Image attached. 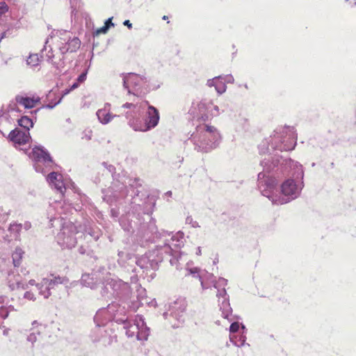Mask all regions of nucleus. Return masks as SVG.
I'll return each mask as SVG.
<instances>
[{
  "instance_id": "1",
  "label": "nucleus",
  "mask_w": 356,
  "mask_h": 356,
  "mask_svg": "<svg viewBox=\"0 0 356 356\" xmlns=\"http://www.w3.org/2000/svg\"><path fill=\"white\" fill-rule=\"evenodd\" d=\"M297 142V134L294 127L277 128L266 142L259 146L260 152L264 154L261 161L263 171L258 174V188L261 194L272 202L278 196L276 188L277 179L273 172L280 170V152L293 150Z\"/></svg>"
},
{
  "instance_id": "2",
  "label": "nucleus",
  "mask_w": 356,
  "mask_h": 356,
  "mask_svg": "<svg viewBox=\"0 0 356 356\" xmlns=\"http://www.w3.org/2000/svg\"><path fill=\"white\" fill-rule=\"evenodd\" d=\"M105 286L102 291L103 296H107V286L112 290V296L115 299L107 305V309L110 312L119 310H133L156 309V302L155 299L150 300L146 296L145 289L139 286L136 290L137 300L131 301V289L128 282L118 278H106Z\"/></svg>"
},
{
  "instance_id": "3",
  "label": "nucleus",
  "mask_w": 356,
  "mask_h": 356,
  "mask_svg": "<svg viewBox=\"0 0 356 356\" xmlns=\"http://www.w3.org/2000/svg\"><path fill=\"white\" fill-rule=\"evenodd\" d=\"M131 179L125 177H120L119 179H114L111 186L106 189L103 190V200L108 204L113 205L118 204L119 208L118 210L113 208L111 213L113 218H117L120 213V209L131 216L130 209L132 213L140 207V204L137 203L138 193L134 192Z\"/></svg>"
},
{
  "instance_id": "4",
  "label": "nucleus",
  "mask_w": 356,
  "mask_h": 356,
  "mask_svg": "<svg viewBox=\"0 0 356 356\" xmlns=\"http://www.w3.org/2000/svg\"><path fill=\"white\" fill-rule=\"evenodd\" d=\"M148 230L154 238L161 240L157 245V252L163 254L165 257H171L170 264L175 266L177 269H179L182 263L186 261L184 259L185 254L179 251V249L184 245V233L178 232L173 234L164 230L158 231L156 220L153 218L149 220Z\"/></svg>"
},
{
  "instance_id": "5",
  "label": "nucleus",
  "mask_w": 356,
  "mask_h": 356,
  "mask_svg": "<svg viewBox=\"0 0 356 356\" xmlns=\"http://www.w3.org/2000/svg\"><path fill=\"white\" fill-rule=\"evenodd\" d=\"M280 171L290 172V177L280 185L278 196L273 199V204H284L296 199L304 187V171L302 165L291 159L280 156Z\"/></svg>"
},
{
  "instance_id": "6",
  "label": "nucleus",
  "mask_w": 356,
  "mask_h": 356,
  "mask_svg": "<svg viewBox=\"0 0 356 356\" xmlns=\"http://www.w3.org/2000/svg\"><path fill=\"white\" fill-rule=\"evenodd\" d=\"M122 107L129 109L124 115L128 124L135 131H149L159 124L160 120L159 110L146 100L136 104L125 103Z\"/></svg>"
},
{
  "instance_id": "7",
  "label": "nucleus",
  "mask_w": 356,
  "mask_h": 356,
  "mask_svg": "<svg viewBox=\"0 0 356 356\" xmlns=\"http://www.w3.org/2000/svg\"><path fill=\"white\" fill-rule=\"evenodd\" d=\"M222 135L217 127L207 122H199L195 130L185 140V145L199 152H209L217 148Z\"/></svg>"
},
{
  "instance_id": "8",
  "label": "nucleus",
  "mask_w": 356,
  "mask_h": 356,
  "mask_svg": "<svg viewBox=\"0 0 356 356\" xmlns=\"http://www.w3.org/2000/svg\"><path fill=\"white\" fill-rule=\"evenodd\" d=\"M51 44H54L61 54L74 52L79 49L80 40L67 31H57L52 35L47 38L44 48L41 50L42 57H45L47 60L53 63L54 55Z\"/></svg>"
},
{
  "instance_id": "9",
  "label": "nucleus",
  "mask_w": 356,
  "mask_h": 356,
  "mask_svg": "<svg viewBox=\"0 0 356 356\" xmlns=\"http://www.w3.org/2000/svg\"><path fill=\"white\" fill-rule=\"evenodd\" d=\"M113 319L118 324H122L129 338H136L138 341H146L149 334V329L147 327L144 318L140 315L129 318L125 313H115Z\"/></svg>"
},
{
  "instance_id": "10",
  "label": "nucleus",
  "mask_w": 356,
  "mask_h": 356,
  "mask_svg": "<svg viewBox=\"0 0 356 356\" xmlns=\"http://www.w3.org/2000/svg\"><path fill=\"white\" fill-rule=\"evenodd\" d=\"M121 77L124 89L129 95L136 97H143L151 90L159 87L152 86L151 79L144 74L127 73L122 74Z\"/></svg>"
},
{
  "instance_id": "11",
  "label": "nucleus",
  "mask_w": 356,
  "mask_h": 356,
  "mask_svg": "<svg viewBox=\"0 0 356 356\" xmlns=\"http://www.w3.org/2000/svg\"><path fill=\"white\" fill-rule=\"evenodd\" d=\"M65 277H56L54 278H44L40 283L35 284L34 280H30L29 283H23L19 277V275L12 281L10 279L8 280V286L11 290L16 289H28L29 286H35V291L38 294L44 298H47L51 295V289H52L56 284H64L66 281Z\"/></svg>"
},
{
  "instance_id": "12",
  "label": "nucleus",
  "mask_w": 356,
  "mask_h": 356,
  "mask_svg": "<svg viewBox=\"0 0 356 356\" xmlns=\"http://www.w3.org/2000/svg\"><path fill=\"white\" fill-rule=\"evenodd\" d=\"M82 231L72 222H65L56 236L58 245L62 249H72L77 243V238L82 236Z\"/></svg>"
},
{
  "instance_id": "13",
  "label": "nucleus",
  "mask_w": 356,
  "mask_h": 356,
  "mask_svg": "<svg viewBox=\"0 0 356 356\" xmlns=\"http://www.w3.org/2000/svg\"><path fill=\"white\" fill-rule=\"evenodd\" d=\"M33 166L37 172L45 175L53 169L54 161L47 150L42 146H35L31 154Z\"/></svg>"
},
{
  "instance_id": "14",
  "label": "nucleus",
  "mask_w": 356,
  "mask_h": 356,
  "mask_svg": "<svg viewBox=\"0 0 356 356\" xmlns=\"http://www.w3.org/2000/svg\"><path fill=\"white\" fill-rule=\"evenodd\" d=\"M165 258L164 255L157 252V246L152 252L146 253L145 255L136 260V264L141 269L147 272L150 270L157 269L159 263Z\"/></svg>"
},
{
  "instance_id": "15",
  "label": "nucleus",
  "mask_w": 356,
  "mask_h": 356,
  "mask_svg": "<svg viewBox=\"0 0 356 356\" xmlns=\"http://www.w3.org/2000/svg\"><path fill=\"white\" fill-rule=\"evenodd\" d=\"M46 179L51 187H54L61 194H63L67 189L76 191L74 183L70 179H64L62 175L57 172H50Z\"/></svg>"
},
{
  "instance_id": "16",
  "label": "nucleus",
  "mask_w": 356,
  "mask_h": 356,
  "mask_svg": "<svg viewBox=\"0 0 356 356\" xmlns=\"http://www.w3.org/2000/svg\"><path fill=\"white\" fill-rule=\"evenodd\" d=\"M212 100L202 99L193 102L189 113L197 118L199 122H206L209 119V110L211 108Z\"/></svg>"
},
{
  "instance_id": "17",
  "label": "nucleus",
  "mask_w": 356,
  "mask_h": 356,
  "mask_svg": "<svg viewBox=\"0 0 356 356\" xmlns=\"http://www.w3.org/2000/svg\"><path fill=\"white\" fill-rule=\"evenodd\" d=\"M209 277L211 279V282L213 284V287L218 289L217 296L218 298L220 310L221 312H232L229 301L227 297L226 290L224 288L220 289V287H224L227 284V280L220 277L218 281H214L213 275H209Z\"/></svg>"
},
{
  "instance_id": "18",
  "label": "nucleus",
  "mask_w": 356,
  "mask_h": 356,
  "mask_svg": "<svg viewBox=\"0 0 356 356\" xmlns=\"http://www.w3.org/2000/svg\"><path fill=\"white\" fill-rule=\"evenodd\" d=\"M16 105H10L6 111L0 115V134L5 136V131L10 129L18 117Z\"/></svg>"
},
{
  "instance_id": "19",
  "label": "nucleus",
  "mask_w": 356,
  "mask_h": 356,
  "mask_svg": "<svg viewBox=\"0 0 356 356\" xmlns=\"http://www.w3.org/2000/svg\"><path fill=\"white\" fill-rule=\"evenodd\" d=\"M103 273L100 271H93L90 274H83L81 277V284L92 289H96L99 283L105 284Z\"/></svg>"
},
{
  "instance_id": "20",
  "label": "nucleus",
  "mask_w": 356,
  "mask_h": 356,
  "mask_svg": "<svg viewBox=\"0 0 356 356\" xmlns=\"http://www.w3.org/2000/svg\"><path fill=\"white\" fill-rule=\"evenodd\" d=\"M111 110V104L106 103L104 104L103 108L97 111L96 115L97 119L102 124H107L111 122L115 117H118V115L113 114Z\"/></svg>"
},
{
  "instance_id": "21",
  "label": "nucleus",
  "mask_w": 356,
  "mask_h": 356,
  "mask_svg": "<svg viewBox=\"0 0 356 356\" xmlns=\"http://www.w3.org/2000/svg\"><path fill=\"white\" fill-rule=\"evenodd\" d=\"M8 138L15 144L18 145L26 144L31 139L30 134L28 131H21L17 129L12 130L8 135Z\"/></svg>"
},
{
  "instance_id": "22",
  "label": "nucleus",
  "mask_w": 356,
  "mask_h": 356,
  "mask_svg": "<svg viewBox=\"0 0 356 356\" xmlns=\"http://www.w3.org/2000/svg\"><path fill=\"white\" fill-rule=\"evenodd\" d=\"M31 223L25 221L24 223H18L16 221L12 222L8 227V232L13 234L15 240H20V234L22 229L28 231L31 228Z\"/></svg>"
},
{
  "instance_id": "23",
  "label": "nucleus",
  "mask_w": 356,
  "mask_h": 356,
  "mask_svg": "<svg viewBox=\"0 0 356 356\" xmlns=\"http://www.w3.org/2000/svg\"><path fill=\"white\" fill-rule=\"evenodd\" d=\"M188 303L186 299L184 297H178L170 300L168 303L165 305L164 309L174 312H184L186 309Z\"/></svg>"
},
{
  "instance_id": "24",
  "label": "nucleus",
  "mask_w": 356,
  "mask_h": 356,
  "mask_svg": "<svg viewBox=\"0 0 356 356\" xmlns=\"http://www.w3.org/2000/svg\"><path fill=\"white\" fill-rule=\"evenodd\" d=\"M163 316L172 328L181 326L185 321L182 313H163Z\"/></svg>"
},
{
  "instance_id": "25",
  "label": "nucleus",
  "mask_w": 356,
  "mask_h": 356,
  "mask_svg": "<svg viewBox=\"0 0 356 356\" xmlns=\"http://www.w3.org/2000/svg\"><path fill=\"white\" fill-rule=\"evenodd\" d=\"M206 85L209 88L214 87L218 95L224 94L227 90V85L220 75L208 79Z\"/></svg>"
},
{
  "instance_id": "26",
  "label": "nucleus",
  "mask_w": 356,
  "mask_h": 356,
  "mask_svg": "<svg viewBox=\"0 0 356 356\" xmlns=\"http://www.w3.org/2000/svg\"><path fill=\"white\" fill-rule=\"evenodd\" d=\"M50 207H54L57 209L58 215L60 216L59 218L57 217H52L50 218V222H51V225H53V222L54 221H58L59 222H61L63 218L61 217V215L67 214V213H70L72 210L73 209L71 206L69 205H64V203H62L61 202H55V205L52 206L51 205Z\"/></svg>"
},
{
  "instance_id": "27",
  "label": "nucleus",
  "mask_w": 356,
  "mask_h": 356,
  "mask_svg": "<svg viewBox=\"0 0 356 356\" xmlns=\"http://www.w3.org/2000/svg\"><path fill=\"white\" fill-rule=\"evenodd\" d=\"M15 100L17 104L22 105L25 108H32L40 102V98L17 96Z\"/></svg>"
},
{
  "instance_id": "28",
  "label": "nucleus",
  "mask_w": 356,
  "mask_h": 356,
  "mask_svg": "<svg viewBox=\"0 0 356 356\" xmlns=\"http://www.w3.org/2000/svg\"><path fill=\"white\" fill-rule=\"evenodd\" d=\"M230 341L236 346L239 348H244L245 349L250 350V346L249 343H245L246 337L244 334L236 337L233 334L229 336Z\"/></svg>"
},
{
  "instance_id": "29",
  "label": "nucleus",
  "mask_w": 356,
  "mask_h": 356,
  "mask_svg": "<svg viewBox=\"0 0 356 356\" xmlns=\"http://www.w3.org/2000/svg\"><path fill=\"white\" fill-rule=\"evenodd\" d=\"M111 313H96L94 316V321L97 326L102 327L106 325L111 321Z\"/></svg>"
},
{
  "instance_id": "30",
  "label": "nucleus",
  "mask_w": 356,
  "mask_h": 356,
  "mask_svg": "<svg viewBox=\"0 0 356 356\" xmlns=\"http://www.w3.org/2000/svg\"><path fill=\"white\" fill-rule=\"evenodd\" d=\"M186 265V270L188 271L189 274L192 275L193 277H199L202 289H208L209 286L204 283V281L202 279V275L200 273V269L197 268H190L188 263H187Z\"/></svg>"
},
{
  "instance_id": "31",
  "label": "nucleus",
  "mask_w": 356,
  "mask_h": 356,
  "mask_svg": "<svg viewBox=\"0 0 356 356\" xmlns=\"http://www.w3.org/2000/svg\"><path fill=\"white\" fill-rule=\"evenodd\" d=\"M156 200L153 197H147V201L143 206L144 213L147 214H152L155 207Z\"/></svg>"
},
{
  "instance_id": "32",
  "label": "nucleus",
  "mask_w": 356,
  "mask_h": 356,
  "mask_svg": "<svg viewBox=\"0 0 356 356\" xmlns=\"http://www.w3.org/2000/svg\"><path fill=\"white\" fill-rule=\"evenodd\" d=\"M17 120L18 121L19 125L24 128V131L29 132L30 129L33 126V120L27 116H22L20 119H17Z\"/></svg>"
},
{
  "instance_id": "33",
  "label": "nucleus",
  "mask_w": 356,
  "mask_h": 356,
  "mask_svg": "<svg viewBox=\"0 0 356 356\" xmlns=\"http://www.w3.org/2000/svg\"><path fill=\"white\" fill-rule=\"evenodd\" d=\"M119 222L124 231L129 232L132 229L131 222L127 218V215L124 216L122 214L119 219Z\"/></svg>"
},
{
  "instance_id": "34",
  "label": "nucleus",
  "mask_w": 356,
  "mask_h": 356,
  "mask_svg": "<svg viewBox=\"0 0 356 356\" xmlns=\"http://www.w3.org/2000/svg\"><path fill=\"white\" fill-rule=\"evenodd\" d=\"M24 253V252L21 248L17 247L15 248L12 255L13 264L15 266H18L19 265Z\"/></svg>"
},
{
  "instance_id": "35",
  "label": "nucleus",
  "mask_w": 356,
  "mask_h": 356,
  "mask_svg": "<svg viewBox=\"0 0 356 356\" xmlns=\"http://www.w3.org/2000/svg\"><path fill=\"white\" fill-rule=\"evenodd\" d=\"M8 298L6 296H0V311L1 312H13L14 310L12 305H8Z\"/></svg>"
},
{
  "instance_id": "36",
  "label": "nucleus",
  "mask_w": 356,
  "mask_h": 356,
  "mask_svg": "<svg viewBox=\"0 0 356 356\" xmlns=\"http://www.w3.org/2000/svg\"><path fill=\"white\" fill-rule=\"evenodd\" d=\"M40 61V57L37 54H30L26 60L27 64L33 67L38 66Z\"/></svg>"
},
{
  "instance_id": "37",
  "label": "nucleus",
  "mask_w": 356,
  "mask_h": 356,
  "mask_svg": "<svg viewBox=\"0 0 356 356\" xmlns=\"http://www.w3.org/2000/svg\"><path fill=\"white\" fill-rule=\"evenodd\" d=\"M223 112V110L220 109L218 106L213 104L212 102L211 108L209 110V119L213 117L218 116Z\"/></svg>"
},
{
  "instance_id": "38",
  "label": "nucleus",
  "mask_w": 356,
  "mask_h": 356,
  "mask_svg": "<svg viewBox=\"0 0 356 356\" xmlns=\"http://www.w3.org/2000/svg\"><path fill=\"white\" fill-rule=\"evenodd\" d=\"M85 232L86 234L90 235L95 241H97L100 236V232L98 229L88 228L85 229Z\"/></svg>"
},
{
  "instance_id": "39",
  "label": "nucleus",
  "mask_w": 356,
  "mask_h": 356,
  "mask_svg": "<svg viewBox=\"0 0 356 356\" xmlns=\"http://www.w3.org/2000/svg\"><path fill=\"white\" fill-rule=\"evenodd\" d=\"M94 341H102L104 345H105V346L111 345L113 341H117V337L116 336H109L108 339H95Z\"/></svg>"
},
{
  "instance_id": "40",
  "label": "nucleus",
  "mask_w": 356,
  "mask_h": 356,
  "mask_svg": "<svg viewBox=\"0 0 356 356\" xmlns=\"http://www.w3.org/2000/svg\"><path fill=\"white\" fill-rule=\"evenodd\" d=\"M38 292L35 291V287L33 289H30L29 291H26L24 297L28 300H35L36 299L35 293Z\"/></svg>"
},
{
  "instance_id": "41",
  "label": "nucleus",
  "mask_w": 356,
  "mask_h": 356,
  "mask_svg": "<svg viewBox=\"0 0 356 356\" xmlns=\"http://www.w3.org/2000/svg\"><path fill=\"white\" fill-rule=\"evenodd\" d=\"M221 77V79H222L225 81V83L227 85V83H234V78L231 74H222L220 75Z\"/></svg>"
},
{
  "instance_id": "42",
  "label": "nucleus",
  "mask_w": 356,
  "mask_h": 356,
  "mask_svg": "<svg viewBox=\"0 0 356 356\" xmlns=\"http://www.w3.org/2000/svg\"><path fill=\"white\" fill-rule=\"evenodd\" d=\"M186 224L190 225L192 227L194 228L200 227L199 223L194 220L191 216H188L186 218Z\"/></svg>"
},
{
  "instance_id": "43",
  "label": "nucleus",
  "mask_w": 356,
  "mask_h": 356,
  "mask_svg": "<svg viewBox=\"0 0 356 356\" xmlns=\"http://www.w3.org/2000/svg\"><path fill=\"white\" fill-rule=\"evenodd\" d=\"M87 74H88L87 70H86L85 71L81 72V74L79 75V76L77 77L76 82H75L74 83H79V85L80 83H83L86 80Z\"/></svg>"
},
{
  "instance_id": "44",
  "label": "nucleus",
  "mask_w": 356,
  "mask_h": 356,
  "mask_svg": "<svg viewBox=\"0 0 356 356\" xmlns=\"http://www.w3.org/2000/svg\"><path fill=\"white\" fill-rule=\"evenodd\" d=\"M8 11V6L4 1H0V17Z\"/></svg>"
},
{
  "instance_id": "45",
  "label": "nucleus",
  "mask_w": 356,
  "mask_h": 356,
  "mask_svg": "<svg viewBox=\"0 0 356 356\" xmlns=\"http://www.w3.org/2000/svg\"><path fill=\"white\" fill-rule=\"evenodd\" d=\"M240 327V323L238 322H234L231 324L229 327V331L231 333L234 334L236 332Z\"/></svg>"
},
{
  "instance_id": "46",
  "label": "nucleus",
  "mask_w": 356,
  "mask_h": 356,
  "mask_svg": "<svg viewBox=\"0 0 356 356\" xmlns=\"http://www.w3.org/2000/svg\"><path fill=\"white\" fill-rule=\"evenodd\" d=\"M10 215V211H6L2 207H0V219L7 220Z\"/></svg>"
},
{
  "instance_id": "47",
  "label": "nucleus",
  "mask_w": 356,
  "mask_h": 356,
  "mask_svg": "<svg viewBox=\"0 0 356 356\" xmlns=\"http://www.w3.org/2000/svg\"><path fill=\"white\" fill-rule=\"evenodd\" d=\"M38 335H39V334H36L35 332H32L31 333L28 337H27V341H29V342H31L32 344H33L37 340H38Z\"/></svg>"
},
{
  "instance_id": "48",
  "label": "nucleus",
  "mask_w": 356,
  "mask_h": 356,
  "mask_svg": "<svg viewBox=\"0 0 356 356\" xmlns=\"http://www.w3.org/2000/svg\"><path fill=\"white\" fill-rule=\"evenodd\" d=\"M79 87V83H73L70 88H67L65 89V90L63 91V95L62 96L60 97L61 99L63 98V96L67 95L70 91H72V90H74L76 88H77Z\"/></svg>"
},
{
  "instance_id": "49",
  "label": "nucleus",
  "mask_w": 356,
  "mask_h": 356,
  "mask_svg": "<svg viewBox=\"0 0 356 356\" xmlns=\"http://www.w3.org/2000/svg\"><path fill=\"white\" fill-rule=\"evenodd\" d=\"M92 131L91 130H85L83 132V139H86V140H90L92 138Z\"/></svg>"
},
{
  "instance_id": "50",
  "label": "nucleus",
  "mask_w": 356,
  "mask_h": 356,
  "mask_svg": "<svg viewBox=\"0 0 356 356\" xmlns=\"http://www.w3.org/2000/svg\"><path fill=\"white\" fill-rule=\"evenodd\" d=\"M102 165L108 171V172L111 174L113 173L115 170V167L113 165L104 162L102 163Z\"/></svg>"
},
{
  "instance_id": "51",
  "label": "nucleus",
  "mask_w": 356,
  "mask_h": 356,
  "mask_svg": "<svg viewBox=\"0 0 356 356\" xmlns=\"http://www.w3.org/2000/svg\"><path fill=\"white\" fill-rule=\"evenodd\" d=\"M61 101V97H59V99L54 104L49 103L47 105L44 106V108L51 109L54 108L57 104H58Z\"/></svg>"
},
{
  "instance_id": "52",
  "label": "nucleus",
  "mask_w": 356,
  "mask_h": 356,
  "mask_svg": "<svg viewBox=\"0 0 356 356\" xmlns=\"http://www.w3.org/2000/svg\"><path fill=\"white\" fill-rule=\"evenodd\" d=\"M104 26H106L108 29L111 26H114V24L112 23V17L108 18V19L106 20V22L104 23Z\"/></svg>"
},
{
  "instance_id": "53",
  "label": "nucleus",
  "mask_w": 356,
  "mask_h": 356,
  "mask_svg": "<svg viewBox=\"0 0 356 356\" xmlns=\"http://www.w3.org/2000/svg\"><path fill=\"white\" fill-rule=\"evenodd\" d=\"M108 31V29L106 26H104L102 27H101L100 29H97V34H99V33H106Z\"/></svg>"
},
{
  "instance_id": "54",
  "label": "nucleus",
  "mask_w": 356,
  "mask_h": 356,
  "mask_svg": "<svg viewBox=\"0 0 356 356\" xmlns=\"http://www.w3.org/2000/svg\"><path fill=\"white\" fill-rule=\"evenodd\" d=\"M123 24L128 27L129 29H132V24L130 22L129 20L127 19L123 22Z\"/></svg>"
},
{
  "instance_id": "55",
  "label": "nucleus",
  "mask_w": 356,
  "mask_h": 356,
  "mask_svg": "<svg viewBox=\"0 0 356 356\" xmlns=\"http://www.w3.org/2000/svg\"><path fill=\"white\" fill-rule=\"evenodd\" d=\"M195 254L198 256L201 255L202 254V250H201V248L200 247H197V249H196V252H195Z\"/></svg>"
},
{
  "instance_id": "56",
  "label": "nucleus",
  "mask_w": 356,
  "mask_h": 356,
  "mask_svg": "<svg viewBox=\"0 0 356 356\" xmlns=\"http://www.w3.org/2000/svg\"><path fill=\"white\" fill-rule=\"evenodd\" d=\"M54 95V93L53 92V91H52V90L49 91V94H48V95H47V99H50V97H51L52 95Z\"/></svg>"
},
{
  "instance_id": "57",
  "label": "nucleus",
  "mask_w": 356,
  "mask_h": 356,
  "mask_svg": "<svg viewBox=\"0 0 356 356\" xmlns=\"http://www.w3.org/2000/svg\"><path fill=\"white\" fill-rule=\"evenodd\" d=\"M225 318H228L229 313H222Z\"/></svg>"
},
{
  "instance_id": "58",
  "label": "nucleus",
  "mask_w": 356,
  "mask_h": 356,
  "mask_svg": "<svg viewBox=\"0 0 356 356\" xmlns=\"http://www.w3.org/2000/svg\"><path fill=\"white\" fill-rule=\"evenodd\" d=\"M241 121H243V123L247 122V120L245 118H241Z\"/></svg>"
},
{
  "instance_id": "59",
  "label": "nucleus",
  "mask_w": 356,
  "mask_h": 356,
  "mask_svg": "<svg viewBox=\"0 0 356 356\" xmlns=\"http://www.w3.org/2000/svg\"><path fill=\"white\" fill-rule=\"evenodd\" d=\"M243 86H244V88H245V89H248V84H246V83H245V84H244V85H243Z\"/></svg>"
},
{
  "instance_id": "60",
  "label": "nucleus",
  "mask_w": 356,
  "mask_h": 356,
  "mask_svg": "<svg viewBox=\"0 0 356 356\" xmlns=\"http://www.w3.org/2000/svg\"><path fill=\"white\" fill-rule=\"evenodd\" d=\"M241 328H242L243 330H245V327L243 325H241Z\"/></svg>"
},
{
  "instance_id": "61",
  "label": "nucleus",
  "mask_w": 356,
  "mask_h": 356,
  "mask_svg": "<svg viewBox=\"0 0 356 356\" xmlns=\"http://www.w3.org/2000/svg\"><path fill=\"white\" fill-rule=\"evenodd\" d=\"M168 19V17H167V16L164 15V16L163 17V19L165 20V19Z\"/></svg>"
},
{
  "instance_id": "62",
  "label": "nucleus",
  "mask_w": 356,
  "mask_h": 356,
  "mask_svg": "<svg viewBox=\"0 0 356 356\" xmlns=\"http://www.w3.org/2000/svg\"><path fill=\"white\" fill-rule=\"evenodd\" d=\"M8 334V331L7 330H4L3 331V334L6 335Z\"/></svg>"
},
{
  "instance_id": "63",
  "label": "nucleus",
  "mask_w": 356,
  "mask_h": 356,
  "mask_svg": "<svg viewBox=\"0 0 356 356\" xmlns=\"http://www.w3.org/2000/svg\"><path fill=\"white\" fill-rule=\"evenodd\" d=\"M80 252H81V253H82V254H83V253H84V252L82 251V248H81V249H80Z\"/></svg>"
},
{
  "instance_id": "64",
  "label": "nucleus",
  "mask_w": 356,
  "mask_h": 356,
  "mask_svg": "<svg viewBox=\"0 0 356 356\" xmlns=\"http://www.w3.org/2000/svg\"><path fill=\"white\" fill-rule=\"evenodd\" d=\"M171 194V191L168 192V195H170Z\"/></svg>"
}]
</instances>
